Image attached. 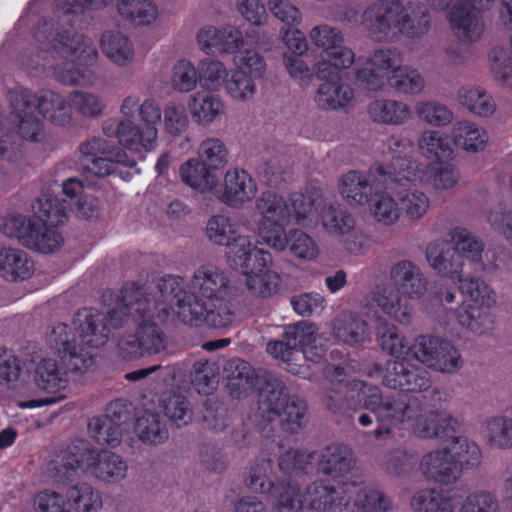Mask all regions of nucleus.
I'll return each mask as SVG.
<instances>
[{"instance_id": "nucleus-1", "label": "nucleus", "mask_w": 512, "mask_h": 512, "mask_svg": "<svg viewBox=\"0 0 512 512\" xmlns=\"http://www.w3.org/2000/svg\"><path fill=\"white\" fill-rule=\"evenodd\" d=\"M157 295L146 296L139 288H126L122 291V298L116 306L109 310V325L105 323V316L94 309L78 311L72 320L71 326L59 323L52 327L46 337L48 347L68 365L73 372H85L94 364L95 348L104 345L108 339L109 326L117 328L129 316L139 324L136 335L123 338L120 349L131 357L141 356L143 353L157 354L166 347L165 337L151 322V318L164 321L173 313L168 305V313L161 311L163 297Z\"/></svg>"}, {"instance_id": "nucleus-2", "label": "nucleus", "mask_w": 512, "mask_h": 512, "mask_svg": "<svg viewBox=\"0 0 512 512\" xmlns=\"http://www.w3.org/2000/svg\"><path fill=\"white\" fill-rule=\"evenodd\" d=\"M163 297L158 305L164 314L168 305L183 323L213 328H227L235 321L232 287L227 273L214 263H204L193 272L189 284L179 276L169 275L158 283Z\"/></svg>"}, {"instance_id": "nucleus-3", "label": "nucleus", "mask_w": 512, "mask_h": 512, "mask_svg": "<svg viewBox=\"0 0 512 512\" xmlns=\"http://www.w3.org/2000/svg\"><path fill=\"white\" fill-rule=\"evenodd\" d=\"M425 258L437 275L457 283L461 305L455 313L460 328L474 335L490 332L494 325L491 310L497 303L495 290L481 278L465 275L460 256L441 241L426 246Z\"/></svg>"}, {"instance_id": "nucleus-4", "label": "nucleus", "mask_w": 512, "mask_h": 512, "mask_svg": "<svg viewBox=\"0 0 512 512\" xmlns=\"http://www.w3.org/2000/svg\"><path fill=\"white\" fill-rule=\"evenodd\" d=\"M384 151L385 162L373 165L368 173L349 171L343 174L337 184V189L344 201L352 207L367 204L375 191L381 186L387 188L389 182L401 184L403 181H418L424 176L422 169L406 157L414 151L411 140L391 136L386 142Z\"/></svg>"}, {"instance_id": "nucleus-5", "label": "nucleus", "mask_w": 512, "mask_h": 512, "mask_svg": "<svg viewBox=\"0 0 512 512\" xmlns=\"http://www.w3.org/2000/svg\"><path fill=\"white\" fill-rule=\"evenodd\" d=\"M326 377L336 385L335 395H328L327 406L332 408L342 397L357 398L359 404L371 410L382 427L374 430L375 437L391 432V428L409 426L418 412L419 401L406 395H391L383 397L377 386L368 385L352 378L348 372L338 366H328Z\"/></svg>"}, {"instance_id": "nucleus-6", "label": "nucleus", "mask_w": 512, "mask_h": 512, "mask_svg": "<svg viewBox=\"0 0 512 512\" xmlns=\"http://www.w3.org/2000/svg\"><path fill=\"white\" fill-rule=\"evenodd\" d=\"M294 192L288 198L274 191H265L256 199L255 209L260 216L257 233L272 250L285 246V230L291 222L304 228L316 223L315 211L321 204L317 195Z\"/></svg>"}, {"instance_id": "nucleus-7", "label": "nucleus", "mask_w": 512, "mask_h": 512, "mask_svg": "<svg viewBox=\"0 0 512 512\" xmlns=\"http://www.w3.org/2000/svg\"><path fill=\"white\" fill-rule=\"evenodd\" d=\"M8 121L14 132L30 142H41L45 138L42 121L37 115L39 110L49 122L56 126H70L73 121L70 102L53 91H44L40 97L32 91L19 87L8 95Z\"/></svg>"}, {"instance_id": "nucleus-8", "label": "nucleus", "mask_w": 512, "mask_h": 512, "mask_svg": "<svg viewBox=\"0 0 512 512\" xmlns=\"http://www.w3.org/2000/svg\"><path fill=\"white\" fill-rule=\"evenodd\" d=\"M113 0H57L56 14L59 17L57 27L50 34L47 42H42L37 60L22 61L23 65L30 67L40 65L41 61H47L48 50L69 60L72 64L87 66L94 63L98 57V51L91 38L65 29L64 24L72 23L73 19L86 11L101 10Z\"/></svg>"}, {"instance_id": "nucleus-9", "label": "nucleus", "mask_w": 512, "mask_h": 512, "mask_svg": "<svg viewBox=\"0 0 512 512\" xmlns=\"http://www.w3.org/2000/svg\"><path fill=\"white\" fill-rule=\"evenodd\" d=\"M394 288L377 285L366 298V305L376 306L389 319L409 325L414 318V308L409 300L422 298L427 291V279L418 265L410 260L395 263L389 272Z\"/></svg>"}, {"instance_id": "nucleus-10", "label": "nucleus", "mask_w": 512, "mask_h": 512, "mask_svg": "<svg viewBox=\"0 0 512 512\" xmlns=\"http://www.w3.org/2000/svg\"><path fill=\"white\" fill-rule=\"evenodd\" d=\"M360 25L370 38L388 41L398 34L421 37L429 30L430 22L420 5L403 7L397 0H380L363 12Z\"/></svg>"}, {"instance_id": "nucleus-11", "label": "nucleus", "mask_w": 512, "mask_h": 512, "mask_svg": "<svg viewBox=\"0 0 512 512\" xmlns=\"http://www.w3.org/2000/svg\"><path fill=\"white\" fill-rule=\"evenodd\" d=\"M163 111L158 102L146 98L141 103L139 118L141 124L133 120H107L103 131L107 136H115L119 143L128 150L138 154L142 159L144 153L152 151L157 146L158 128Z\"/></svg>"}, {"instance_id": "nucleus-12", "label": "nucleus", "mask_w": 512, "mask_h": 512, "mask_svg": "<svg viewBox=\"0 0 512 512\" xmlns=\"http://www.w3.org/2000/svg\"><path fill=\"white\" fill-rule=\"evenodd\" d=\"M56 227L17 211L8 212L0 218V231L5 236L31 251L43 254L57 251L64 243Z\"/></svg>"}, {"instance_id": "nucleus-13", "label": "nucleus", "mask_w": 512, "mask_h": 512, "mask_svg": "<svg viewBox=\"0 0 512 512\" xmlns=\"http://www.w3.org/2000/svg\"><path fill=\"white\" fill-rule=\"evenodd\" d=\"M433 10H447L446 18L454 35L462 42H477L483 35L481 12L489 10L495 0H425Z\"/></svg>"}, {"instance_id": "nucleus-14", "label": "nucleus", "mask_w": 512, "mask_h": 512, "mask_svg": "<svg viewBox=\"0 0 512 512\" xmlns=\"http://www.w3.org/2000/svg\"><path fill=\"white\" fill-rule=\"evenodd\" d=\"M309 38L322 52V58L314 66L318 79L335 76L355 62V53L344 45V35L338 28L327 24L316 25L309 31Z\"/></svg>"}, {"instance_id": "nucleus-15", "label": "nucleus", "mask_w": 512, "mask_h": 512, "mask_svg": "<svg viewBox=\"0 0 512 512\" xmlns=\"http://www.w3.org/2000/svg\"><path fill=\"white\" fill-rule=\"evenodd\" d=\"M244 276L247 291L254 297L267 299L275 295L281 284V276L272 269L271 253L256 246L230 265Z\"/></svg>"}, {"instance_id": "nucleus-16", "label": "nucleus", "mask_w": 512, "mask_h": 512, "mask_svg": "<svg viewBox=\"0 0 512 512\" xmlns=\"http://www.w3.org/2000/svg\"><path fill=\"white\" fill-rule=\"evenodd\" d=\"M330 512H387L391 509L390 498L377 486L362 477L343 482L335 490Z\"/></svg>"}, {"instance_id": "nucleus-17", "label": "nucleus", "mask_w": 512, "mask_h": 512, "mask_svg": "<svg viewBox=\"0 0 512 512\" xmlns=\"http://www.w3.org/2000/svg\"><path fill=\"white\" fill-rule=\"evenodd\" d=\"M260 410L269 422L277 421L283 430L294 433L306 421L307 406L303 400L290 397L281 382H268L261 393Z\"/></svg>"}, {"instance_id": "nucleus-18", "label": "nucleus", "mask_w": 512, "mask_h": 512, "mask_svg": "<svg viewBox=\"0 0 512 512\" xmlns=\"http://www.w3.org/2000/svg\"><path fill=\"white\" fill-rule=\"evenodd\" d=\"M286 341H272L267 344V352L275 359L290 361L294 348L299 346L306 360L319 362L325 355V339L318 333L315 324L301 321L285 328Z\"/></svg>"}, {"instance_id": "nucleus-19", "label": "nucleus", "mask_w": 512, "mask_h": 512, "mask_svg": "<svg viewBox=\"0 0 512 512\" xmlns=\"http://www.w3.org/2000/svg\"><path fill=\"white\" fill-rule=\"evenodd\" d=\"M277 493L272 512H330L335 491L323 482H314L305 493L297 484L288 482L275 487Z\"/></svg>"}, {"instance_id": "nucleus-20", "label": "nucleus", "mask_w": 512, "mask_h": 512, "mask_svg": "<svg viewBox=\"0 0 512 512\" xmlns=\"http://www.w3.org/2000/svg\"><path fill=\"white\" fill-rule=\"evenodd\" d=\"M243 226H249V222L240 221L239 218L226 213L213 215L206 223L205 230L209 241L214 245L228 248L226 260L229 266L237 261L238 257L244 256L257 246L251 235L242 232Z\"/></svg>"}, {"instance_id": "nucleus-21", "label": "nucleus", "mask_w": 512, "mask_h": 512, "mask_svg": "<svg viewBox=\"0 0 512 512\" xmlns=\"http://www.w3.org/2000/svg\"><path fill=\"white\" fill-rule=\"evenodd\" d=\"M33 383L38 390L53 396L18 401L21 409H36L49 406L64 399L63 392L69 386L67 370L51 357H43L35 364L32 373Z\"/></svg>"}, {"instance_id": "nucleus-22", "label": "nucleus", "mask_w": 512, "mask_h": 512, "mask_svg": "<svg viewBox=\"0 0 512 512\" xmlns=\"http://www.w3.org/2000/svg\"><path fill=\"white\" fill-rule=\"evenodd\" d=\"M411 350L415 359L443 374H455L464 365L458 348L452 342L437 336H418Z\"/></svg>"}, {"instance_id": "nucleus-23", "label": "nucleus", "mask_w": 512, "mask_h": 512, "mask_svg": "<svg viewBox=\"0 0 512 512\" xmlns=\"http://www.w3.org/2000/svg\"><path fill=\"white\" fill-rule=\"evenodd\" d=\"M402 63L401 53L394 48H379L367 58L355 60L356 80L368 89L379 91L389 82L391 74Z\"/></svg>"}, {"instance_id": "nucleus-24", "label": "nucleus", "mask_w": 512, "mask_h": 512, "mask_svg": "<svg viewBox=\"0 0 512 512\" xmlns=\"http://www.w3.org/2000/svg\"><path fill=\"white\" fill-rule=\"evenodd\" d=\"M370 376L381 374L385 387L404 392H421L430 386L427 371L406 360H389L384 367L373 364L368 371Z\"/></svg>"}, {"instance_id": "nucleus-25", "label": "nucleus", "mask_w": 512, "mask_h": 512, "mask_svg": "<svg viewBox=\"0 0 512 512\" xmlns=\"http://www.w3.org/2000/svg\"><path fill=\"white\" fill-rule=\"evenodd\" d=\"M80 162L82 167L97 177H104L115 171L116 164L134 166L125 152L118 150L104 138H93L81 145Z\"/></svg>"}, {"instance_id": "nucleus-26", "label": "nucleus", "mask_w": 512, "mask_h": 512, "mask_svg": "<svg viewBox=\"0 0 512 512\" xmlns=\"http://www.w3.org/2000/svg\"><path fill=\"white\" fill-rule=\"evenodd\" d=\"M258 185L253 176L239 167L229 168L222 182H217L215 197L226 206L233 209L243 208L257 196Z\"/></svg>"}, {"instance_id": "nucleus-27", "label": "nucleus", "mask_w": 512, "mask_h": 512, "mask_svg": "<svg viewBox=\"0 0 512 512\" xmlns=\"http://www.w3.org/2000/svg\"><path fill=\"white\" fill-rule=\"evenodd\" d=\"M85 441L77 440L67 449L51 456L42 466L41 477L45 484L64 485L78 470L85 472Z\"/></svg>"}, {"instance_id": "nucleus-28", "label": "nucleus", "mask_w": 512, "mask_h": 512, "mask_svg": "<svg viewBox=\"0 0 512 512\" xmlns=\"http://www.w3.org/2000/svg\"><path fill=\"white\" fill-rule=\"evenodd\" d=\"M85 472L90 473L100 482L118 485L128 476V462L120 455L110 451H98L85 441Z\"/></svg>"}, {"instance_id": "nucleus-29", "label": "nucleus", "mask_w": 512, "mask_h": 512, "mask_svg": "<svg viewBox=\"0 0 512 512\" xmlns=\"http://www.w3.org/2000/svg\"><path fill=\"white\" fill-rule=\"evenodd\" d=\"M196 39L200 49L207 54L214 51L235 54L244 45L242 31L232 24L221 27L203 26L197 32Z\"/></svg>"}, {"instance_id": "nucleus-30", "label": "nucleus", "mask_w": 512, "mask_h": 512, "mask_svg": "<svg viewBox=\"0 0 512 512\" xmlns=\"http://www.w3.org/2000/svg\"><path fill=\"white\" fill-rule=\"evenodd\" d=\"M308 195H317L321 201L315 211L316 223L311 228L320 224L327 235L340 240L353 232L356 219L348 210L339 204L325 203L317 191H309Z\"/></svg>"}, {"instance_id": "nucleus-31", "label": "nucleus", "mask_w": 512, "mask_h": 512, "mask_svg": "<svg viewBox=\"0 0 512 512\" xmlns=\"http://www.w3.org/2000/svg\"><path fill=\"white\" fill-rule=\"evenodd\" d=\"M459 423L451 414L444 411L428 410L418 412L408 428L419 438L434 439L449 437L458 428Z\"/></svg>"}, {"instance_id": "nucleus-32", "label": "nucleus", "mask_w": 512, "mask_h": 512, "mask_svg": "<svg viewBox=\"0 0 512 512\" xmlns=\"http://www.w3.org/2000/svg\"><path fill=\"white\" fill-rule=\"evenodd\" d=\"M419 470L425 479L442 485L453 484L459 479L458 468L453 462L448 446L423 455Z\"/></svg>"}, {"instance_id": "nucleus-33", "label": "nucleus", "mask_w": 512, "mask_h": 512, "mask_svg": "<svg viewBox=\"0 0 512 512\" xmlns=\"http://www.w3.org/2000/svg\"><path fill=\"white\" fill-rule=\"evenodd\" d=\"M187 108L193 121L201 127H209L226 116V104L217 94L198 91L191 95Z\"/></svg>"}, {"instance_id": "nucleus-34", "label": "nucleus", "mask_w": 512, "mask_h": 512, "mask_svg": "<svg viewBox=\"0 0 512 512\" xmlns=\"http://www.w3.org/2000/svg\"><path fill=\"white\" fill-rule=\"evenodd\" d=\"M31 257L20 248L0 247V276L11 282L24 281L34 273Z\"/></svg>"}, {"instance_id": "nucleus-35", "label": "nucleus", "mask_w": 512, "mask_h": 512, "mask_svg": "<svg viewBox=\"0 0 512 512\" xmlns=\"http://www.w3.org/2000/svg\"><path fill=\"white\" fill-rule=\"evenodd\" d=\"M456 300L457 295L453 287L446 284L440 285L430 292L425 311L440 325L448 326L452 321L458 324L455 312L460 308L461 302L457 307H452Z\"/></svg>"}, {"instance_id": "nucleus-36", "label": "nucleus", "mask_w": 512, "mask_h": 512, "mask_svg": "<svg viewBox=\"0 0 512 512\" xmlns=\"http://www.w3.org/2000/svg\"><path fill=\"white\" fill-rule=\"evenodd\" d=\"M409 153L406 155V158L415 164H417L423 171L424 176L421 180L418 181H408L409 183H422L427 181L431 187L439 192H450L452 191L459 183L460 180V172L459 170L451 163H430L427 166L422 165L421 163L412 160L410 158ZM402 158H405V155L402 154ZM403 181L401 184L405 183Z\"/></svg>"}, {"instance_id": "nucleus-37", "label": "nucleus", "mask_w": 512, "mask_h": 512, "mask_svg": "<svg viewBox=\"0 0 512 512\" xmlns=\"http://www.w3.org/2000/svg\"><path fill=\"white\" fill-rule=\"evenodd\" d=\"M100 48L104 56L117 67H129L135 60L133 42L120 31H105L100 38Z\"/></svg>"}, {"instance_id": "nucleus-38", "label": "nucleus", "mask_w": 512, "mask_h": 512, "mask_svg": "<svg viewBox=\"0 0 512 512\" xmlns=\"http://www.w3.org/2000/svg\"><path fill=\"white\" fill-rule=\"evenodd\" d=\"M341 72L324 81L317 90L316 102L324 109H339L351 105L355 99L353 89L341 81Z\"/></svg>"}, {"instance_id": "nucleus-39", "label": "nucleus", "mask_w": 512, "mask_h": 512, "mask_svg": "<svg viewBox=\"0 0 512 512\" xmlns=\"http://www.w3.org/2000/svg\"><path fill=\"white\" fill-rule=\"evenodd\" d=\"M451 137L457 148L470 154L484 151L490 141L487 131L470 120L456 122L451 129Z\"/></svg>"}, {"instance_id": "nucleus-40", "label": "nucleus", "mask_w": 512, "mask_h": 512, "mask_svg": "<svg viewBox=\"0 0 512 512\" xmlns=\"http://www.w3.org/2000/svg\"><path fill=\"white\" fill-rule=\"evenodd\" d=\"M228 389L233 397L242 395L261 386L262 379L247 362L232 359L225 366Z\"/></svg>"}, {"instance_id": "nucleus-41", "label": "nucleus", "mask_w": 512, "mask_h": 512, "mask_svg": "<svg viewBox=\"0 0 512 512\" xmlns=\"http://www.w3.org/2000/svg\"><path fill=\"white\" fill-rule=\"evenodd\" d=\"M354 462L353 453L347 446L333 444L320 452L318 468L332 478H341L352 470Z\"/></svg>"}, {"instance_id": "nucleus-42", "label": "nucleus", "mask_w": 512, "mask_h": 512, "mask_svg": "<svg viewBox=\"0 0 512 512\" xmlns=\"http://www.w3.org/2000/svg\"><path fill=\"white\" fill-rule=\"evenodd\" d=\"M368 115L375 123L401 126L410 120L412 112L409 105L403 101L377 99L368 106Z\"/></svg>"}, {"instance_id": "nucleus-43", "label": "nucleus", "mask_w": 512, "mask_h": 512, "mask_svg": "<svg viewBox=\"0 0 512 512\" xmlns=\"http://www.w3.org/2000/svg\"><path fill=\"white\" fill-rule=\"evenodd\" d=\"M333 335L339 341L353 345L369 338L370 326L362 315L346 312L334 320Z\"/></svg>"}, {"instance_id": "nucleus-44", "label": "nucleus", "mask_w": 512, "mask_h": 512, "mask_svg": "<svg viewBox=\"0 0 512 512\" xmlns=\"http://www.w3.org/2000/svg\"><path fill=\"white\" fill-rule=\"evenodd\" d=\"M181 180L190 188L201 193L212 192L217 188L218 176L198 158H192L180 166Z\"/></svg>"}, {"instance_id": "nucleus-45", "label": "nucleus", "mask_w": 512, "mask_h": 512, "mask_svg": "<svg viewBox=\"0 0 512 512\" xmlns=\"http://www.w3.org/2000/svg\"><path fill=\"white\" fill-rule=\"evenodd\" d=\"M123 424L122 416L116 413L93 417L88 423V432L99 445L116 447L122 440Z\"/></svg>"}, {"instance_id": "nucleus-46", "label": "nucleus", "mask_w": 512, "mask_h": 512, "mask_svg": "<svg viewBox=\"0 0 512 512\" xmlns=\"http://www.w3.org/2000/svg\"><path fill=\"white\" fill-rule=\"evenodd\" d=\"M413 512H456V502L452 495L436 488L416 491L410 500Z\"/></svg>"}, {"instance_id": "nucleus-47", "label": "nucleus", "mask_w": 512, "mask_h": 512, "mask_svg": "<svg viewBox=\"0 0 512 512\" xmlns=\"http://www.w3.org/2000/svg\"><path fill=\"white\" fill-rule=\"evenodd\" d=\"M452 137L440 130L427 129L420 135L417 147L421 155L427 159L441 161L452 159L454 149Z\"/></svg>"}, {"instance_id": "nucleus-48", "label": "nucleus", "mask_w": 512, "mask_h": 512, "mask_svg": "<svg viewBox=\"0 0 512 512\" xmlns=\"http://www.w3.org/2000/svg\"><path fill=\"white\" fill-rule=\"evenodd\" d=\"M481 435L492 448L512 449V417L496 415L484 420Z\"/></svg>"}, {"instance_id": "nucleus-49", "label": "nucleus", "mask_w": 512, "mask_h": 512, "mask_svg": "<svg viewBox=\"0 0 512 512\" xmlns=\"http://www.w3.org/2000/svg\"><path fill=\"white\" fill-rule=\"evenodd\" d=\"M452 249L465 262H478L485 249L484 242L470 230L462 226H455L449 232Z\"/></svg>"}, {"instance_id": "nucleus-50", "label": "nucleus", "mask_w": 512, "mask_h": 512, "mask_svg": "<svg viewBox=\"0 0 512 512\" xmlns=\"http://www.w3.org/2000/svg\"><path fill=\"white\" fill-rule=\"evenodd\" d=\"M285 246L276 252H289L297 259L307 262L315 261L320 255V248L316 240L303 230L292 228L285 230Z\"/></svg>"}, {"instance_id": "nucleus-51", "label": "nucleus", "mask_w": 512, "mask_h": 512, "mask_svg": "<svg viewBox=\"0 0 512 512\" xmlns=\"http://www.w3.org/2000/svg\"><path fill=\"white\" fill-rule=\"evenodd\" d=\"M117 11L122 18L139 26L152 25L159 16L152 0H118Z\"/></svg>"}, {"instance_id": "nucleus-52", "label": "nucleus", "mask_w": 512, "mask_h": 512, "mask_svg": "<svg viewBox=\"0 0 512 512\" xmlns=\"http://www.w3.org/2000/svg\"><path fill=\"white\" fill-rule=\"evenodd\" d=\"M374 197L369 201V213L382 226L395 225L401 216V208L398 199L388 191L374 192Z\"/></svg>"}, {"instance_id": "nucleus-53", "label": "nucleus", "mask_w": 512, "mask_h": 512, "mask_svg": "<svg viewBox=\"0 0 512 512\" xmlns=\"http://www.w3.org/2000/svg\"><path fill=\"white\" fill-rule=\"evenodd\" d=\"M448 449L453 457V462L458 468V476H461L463 469L473 468L480 465L482 452L475 441L464 436H453Z\"/></svg>"}, {"instance_id": "nucleus-54", "label": "nucleus", "mask_w": 512, "mask_h": 512, "mask_svg": "<svg viewBox=\"0 0 512 512\" xmlns=\"http://www.w3.org/2000/svg\"><path fill=\"white\" fill-rule=\"evenodd\" d=\"M66 497L69 508L74 512H100L103 508L101 493L87 483L71 486L66 492Z\"/></svg>"}, {"instance_id": "nucleus-55", "label": "nucleus", "mask_w": 512, "mask_h": 512, "mask_svg": "<svg viewBox=\"0 0 512 512\" xmlns=\"http://www.w3.org/2000/svg\"><path fill=\"white\" fill-rule=\"evenodd\" d=\"M32 208L34 216L30 217L37 219L39 222L58 226L64 224L67 220L65 201H60L50 193L40 195Z\"/></svg>"}, {"instance_id": "nucleus-56", "label": "nucleus", "mask_w": 512, "mask_h": 512, "mask_svg": "<svg viewBox=\"0 0 512 512\" xmlns=\"http://www.w3.org/2000/svg\"><path fill=\"white\" fill-rule=\"evenodd\" d=\"M135 433L141 441L153 445L161 444L168 438V430L159 415L148 410L137 417Z\"/></svg>"}, {"instance_id": "nucleus-57", "label": "nucleus", "mask_w": 512, "mask_h": 512, "mask_svg": "<svg viewBox=\"0 0 512 512\" xmlns=\"http://www.w3.org/2000/svg\"><path fill=\"white\" fill-rule=\"evenodd\" d=\"M62 188L68 198L71 200L77 198L75 202V214L77 217L88 220L99 215L98 200L93 196L83 194V185L79 180L69 178L63 183Z\"/></svg>"}, {"instance_id": "nucleus-58", "label": "nucleus", "mask_w": 512, "mask_h": 512, "mask_svg": "<svg viewBox=\"0 0 512 512\" xmlns=\"http://www.w3.org/2000/svg\"><path fill=\"white\" fill-rule=\"evenodd\" d=\"M417 117L425 124L442 128L450 125L453 121V112L445 104L435 100H420L414 106Z\"/></svg>"}, {"instance_id": "nucleus-59", "label": "nucleus", "mask_w": 512, "mask_h": 512, "mask_svg": "<svg viewBox=\"0 0 512 512\" xmlns=\"http://www.w3.org/2000/svg\"><path fill=\"white\" fill-rule=\"evenodd\" d=\"M376 339L382 351L395 358L410 350L406 336L393 324L384 323L377 327Z\"/></svg>"}, {"instance_id": "nucleus-60", "label": "nucleus", "mask_w": 512, "mask_h": 512, "mask_svg": "<svg viewBox=\"0 0 512 512\" xmlns=\"http://www.w3.org/2000/svg\"><path fill=\"white\" fill-rule=\"evenodd\" d=\"M458 102L478 116H489L495 111L492 97L480 87H462L457 94Z\"/></svg>"}, {"instance_id": "nucleus-61", "label": "nucleus", "mask_w": 512, "mask_h": 512, "mask_svg": "<svg viewBox=\"0 0 512 512\" xmlns=\"http://www.w3.org/2000/svg\"><path fill=\"white\" fill-rule=\"evenodd\" d=\"M160 406L167 418L181 427L192 421L193 413L189 401L178 392H167L161 396Z\"/></svg>"}, {"instance_id": "nucleus-62", "label": "nucleus", "mask_w": 512, "mask_h": 512, "mask_svg": "<svg viewBox=\"0 0 512 512\" xmlns=\"http://www.w3.org/2000/svg\"><path fill=\"white\" fill-rule=\"evenodd\" d=\"M392 88L405 95H418L424 91L425 80L415 68L402 65L391 74L388 82Z\"/></svg>"}, {"instance_id": "nucleus-63", "label": "nucleus", "mask_w": 512, "mask_h": 512, "mask_svg": "<svg viewBox=\"0 0 512 512\" xmlns=\"http://www.w3.org/2000/svg\"><path fill=\"white\" fill-rule=\"evenodd\" d=\"M401 213L408 219L418 220L422 218L430 208V200L425 192L416 188H407L397 191Z\"/></svg>"}, {"instance_id": "nucleus-64", "label": "nucleus", "mask_w": 512, "mask_h": 512, "mask_svg": "<svg viewBox=\"0 0 512 512\" xmlns=\"http://www.w3.org/2000/svg\"><path fill=\"white\" fill-rule=\"evenodd\" d=\"M500 503L496 494L488 489H476L469 492L460 504L459 512H500Z\"/></svg>"}]
</instances>
